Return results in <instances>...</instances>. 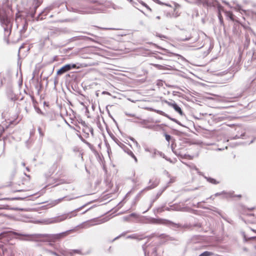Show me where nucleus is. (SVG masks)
Wrapping results in <instances>:
<instances>
[{
  "label": "nucleus",
  "mask_w": 256,
  "mask_h": 256,
  "mask_svg": "<svg viewBox=\"0 0 256 256\" xmlns=\"http://www.w3.org/2000/svg\"><path fill=\"white\" fill-rule=\"evenodd\" d=\"M182 41H190L192 43L198 42L200 40V32L198 30H185L180 34Z\"/></svg>",
  "instance_id": "nucleus-1"
},
{
  "label": "nucleus",
  "mask_w": 256,
  "mask_h": 256,
  "mask_svg": "<svg viewBox=\"0 0 256 256\" xmlns=\"http://www.w3.org/2000/svg\"><path fill=\"white\" fill-rule=\"evenodd\" d=\"M0 21L4 28V34L9 36L11 33L12 26V20L6 14H0Z\"/></svg>",
  "instance_id": "nucleus-2"
},
{
  "label": "nucleus",
  "mask_w": 256,
  "mask_h": 256,
  "mask_svg": "<svg viewBox=\"0 0 256 256\" xmlns=\"http://www.w3.org/2000/svg\"><path fill=\"white\" fill-rule=\"evenodd\" d=\"M56 176V186L69 183L68 180L65 178L64 172L62 170H59Z\"/></svg>",
  "instance_id": "nucleus-3"
},
{
  "label": "nucleus",
  "mask_w": 256,
  "mask_h": 256,
  "mask_svg": "<svg viewBox=\"0 0 256 256\" xmlns=\"http://www.w3.org/2000/svg\"><path fill=\"white\" fill-rule=\"evenodd\" d=\"M71 231L72 230H67L60 234L51 235L49 236V242H54L59 241L68 236L70 233Z\"/></svg>",
  "instance_id": "nucleus-4"
},
{
  "label": "nucleus",
  "mask_w": 256,
  "mask_h": 256,
  "mask_svg": "<svg viewBox=\"0 0 256 256\" xmlns=\"http://www.w3.org/2000/svg\"><path fill=\"white\" fill-rule=\"evenodd\" d=\"M79 67H77L76 64H66L64 66H62L60 69H59L57 72L56 74L58 76H60L64 73L70 71V70L72 68H78Z\"/></svg>",
  "instance_id": "nucleus-5"
},
{
  "label": "nucleus",
  "mask_w": 256,
  "mask_h": 256,
  "mask_svg": "<svg viewBox=\"0 0 256 256\" xmlns=\"http://www.w3.org/2000/svg\"><path fill=\"white\" fill-rule=\"evenodd\" d=\"M2 115L4 118L5 119V120L8 123H9L10 124H13L18 118V114H14L12 116H10V114L8 112H3Z\"/></svg>",
  "instance_id": "nucleus-6"
},
{
  "label": "nucleus",
  "mask_w": 256,
  "mask_h": 256,
  "mask_svg": "<svg viewBox=\"0 0 256 256\" xmlns=\"http://www.w3.org/2000/svg\"><path fill=\"white\" fill-rule=\"evenodd\" d=\"M3 255L4 256H14L16 250L14 248L11 246H8L3 250Z\"/></svg>",
  "instance_id": "nucleus-7"
},
{
  "label": "nucleus",
  "mask_w": 256,
  "mask_h": 256,
  "mask_svg": "<svg viewBox=\"0 0 256 256\" xmlns=\"http://www.w3.org/2000/svg\"><path fill=\"white\" fill-rule=\"evenodd\" d=\"M12 234H16V232H4L0 234V240L3 238H6L7 240H8V238H10Z\"/></svg>",
  "instance_id": "nucleus-8"
},
{
  "label": "nucleus",
  "mask_w": 256,
  "mask_h": 256,
  "mask_svg": "<svg viewBox=\"0 0 256 256\" xmlns=\"http://www.w3.org/2000/svg\"><path fill=\"white\" fill-rule=\"evenodd\" d=\"M167 104L169 106L173 108L174 109V110L178 113H179L180 115L182 114V111L181 110L180 108L174 102H167Z\"/></svg>",
  "instance_id": "nucleus-9"
},
{
  "label": "nucleus",
  "mask_w": 256,
  "mask_h": 256,
  "mask_svg": "<svg viewBox=\"0 0 256 256\" xmlns=\"http://www.w3.org/2000/svg\"><path fill=\"white\" fill-rule=\"evenodd\" d=\"M75 254H82V252L80 250H71L66 252V254H64V256H72Z\"/></svg>",
  "instance_id": "nucleus-10"
},
{
  "label": "nucleus",
  "mask_w": 256,
  "mask_h": 256,
  "mask_svg": "<svg viewBox=\"0 0 256 256\" xmlns=\"http://www.w3.org/2000/svg\"><path fill=\"white\" fill-rule=\"evenodd\" d=\"M158 181L155 179V180H152L150 181V185L148 186V189H152L156 186H157L158 184Z\"/></svg>",
  "instance_id": "nucleus-11"
},
{
  "label": "nucleus",
  "mask_w": 256,
  "mask_h": 256,
  "mask_svg": "<svg viewBox=\"0 0 256 256\" xmlns=\"http://www.w3.org/2000/svg\"><path fill=\"white\" fill-rule=\"evenodd\" d=\"M126 152L129 156H130L132 158H133L136 162H137V161H138L137 158L132 150H127Z\"/></svg>",
  "instance_id": "nucleus-12"
},
{
  "label": "nucleus",
  "mask_w": 256,
  "mask_h": 256,
  "mask_svg": "<svg viewBox=\"0 0 256 256\" xmlns=\"http://www.w3.org/2000/svg\"><path fill=\"white\" fill-rule=\"evenodd\" d=\"M213 254H214L212 252L206 251L201 254L199 256H210Z\"/></svg>",
  "instance_id": "nucleus-13"
},
{
  "label": "nucleus",
  "mask_w": 256,
  "mask_h": 256,
  "mask_svg": "<svg viewBox=\"0 0 256 256\" xmlns=\"http://www.w3.org/2000/svg\"><path fill=\"white\" fill-rule=\"evenodd\" d=\"M208 181L210 182L212 184H218L220 183V182L218 181L217 180H216L214 178H208Z\"/></svg>",
  "instance_id": "nucleus-14"
},
{
  "label": "nucleus",
  "mask_w": 256,
  "mask_h": 256,
  "mask_svg": "<svg viewBox=\"0 0 256 256\" xmlns=\"http://www.w3.org/2000/svg\"><path fill=\"white\" fill-rule=\"evenodd\" d=\"M226 16H228L231 20H234V14H232V13L230 12H226Z\"/></svg>",
  "instance_id": "nucleus-15"
},
{
  "label": "nucleus",
  "mask_w": 256,
  "mask_h": 256,
  "mask_svg": "<svg viewBox=\"0 0 256 256\" xmlns=\"http://www.w3.org/2000/svg\"><path fill=\"white\" fill-rule=\"evenodd\" d=\"M38 132L40 134V135L41 136H44V132L42 131V128H38Z\"/></svg>",
  "instance_id": "nucleus-16"
},
{
  "label": "nucleus",
  "mask_w": 256,
  "mask_h": 256,
  "mask_svg": "<svg viewBox=\"0 0 256 256\" xmlns=\"http://www.w3.org/2000/svg\"><path fill=\"white\" fill-rule=\"evenodd\" d=\"M164 136L166 140L169 142L171 139V136L168 134H165Z\"/></svg>",
  "instance_id": "nucleus-17"
},
{
  "label": "nucleus",
  "mask_w": 256,
  "mask_h": 256,
  "mask_svg": "<svg viewBox=\"0 0 256 256\" xmlns=\"http://www.w3.org/2000/svg\"><path fill=\"white\" fill-rule=\"evenodd\" d=\"M58 164H54V165L52 166V170H53V172H54L55 170H57V168H58Z\"/></svg>",
  "instance_id": "nucleus-18"
},
{
  "label": "nucleus",
  "mask_w": 256,
  "mask_h": 256,
  "mask_svg": "<svg viewBox=\"0 0 256 256\" xmlns=\"http://www.w3.org/2000/svg\"><path fill=\"white\" fill-rule=\"evenodd\" d=\"M25 190L24 189H16V190H14L13 191V192H23V191H24Z\"/></svg>",
  "instance_id": "nucleus-19"
},
{
  "label": "nucleus",
  "mask_w": 256,
  "mask_h": 256,
  "mask_svg": "<svg viewBox=\"0 0 256 256\" xmlns=\"http://www.w3.org/2000/svg\"><path fill=\"white\" fill-rule=\"evenodd\" d=\"M6 138L7 137H4V149L5 148V147H6Z\"/></svg>",
  "instance_id": "nucleus-20"
},
{
  "label": "nucleus",
  "mask_w": 256,
  "mask_h": 256,
  "mask_svg": "<svg viewBox=\"0 0 256 256\" xmlns=\"http://www.w3.org/2000/svg\"><path fill=\"white\" fill-rule=\"evenodd\" d=\"M142 4L143 6H144L145 7H146L148 9L150 10H151V9L144 3L142 2Z\"/></svg>",
  "instance_id": "nucleus-21"
},
{
  "label": "nucleus",
  "mask_w": 256,
  "mask_h": 256,
  "mask_svg": "<svg viewBox=\"0 0 256 256\" xmlns=\"http://www.w3.org/2000/svg\"><path fill=\"white\" fill-rule=\"evenodd\" d=\"M234 196L237 197V198H240L242 197V196L241 194H238V195H235Z\"/></svg>",
  "instance_id": "nucleus-22"
},
{
  "label": "nucleus",
  "mask_w": 256,
  "mask_h": 256,
  "mask_svg": "<svg viewBox=\"0 0 256 256\" xmlns=\"http://www.w3.org/2000/svg\"><path fill=\"white\" fill-rule=\"evenodd\" d=\"M68 250H63L62 252H61V253L64 256V254H66V252Z\"/></svg>",
  "instance_id": "nucleus-23"
},
{
  "label": "nucleus",
  "mask_w": 256,
  "mask_h": 256,
  "mask_svg": "<svg viewBox=\"0 0 256 256\" xmlns=\"http://www.w3.org/2000/svg\"><path fill=\"white\" fill-rule=\"evenodd\" d=\"M251 13L252 15H254L256 17V13H254L253 12H249L248 14Z\"/></svg>",
  "instance_id": "nucleus-24"
},
{
  "label": "nucleus",
  "mask_w": 256,
  "mask_h": 256,
  "mask_svg": "<svg viewBox=\"0 0 256 256\" xmlns=\"http://www.w3.org/2000/svg\"><path fill=\"white\" fill-rule=\"evenodd\" d=\"M157 68H160V66H159V65H158V64H156L154 65Z\"/></svg>",
  "instance_id": "nucleus-25"
},
{
  "label": "nucleus",
  "mask_w": 256,
  "mask_h": 256,
  "mask_svg": "<svg viewBox=\"0 0 256 256\" xmlns=\"http://www.w3.org/2000/svg\"><path fill=\"white\" fill-rule=\"evenodd\" d=\"M160 221V220H156V223H158V224L160 223V222H159Z\"/></svg>",
  "instance_id": "nucleus-26"
},
{
  "label": "nucleus",
  "mask_w": 256,
  "mask_h": 256,
  "mask_svg": "<svg viewBox=\"0 0 256 256\" xmlns=\"http://www.w3.org/2000/svg\"><path fill=\"white\" fill-rule=\"evenodd\" d=\"M156 18H157L158 19V20H160V16H157V17H156Z\"/></svg>",
  "instance_id": "nucleus-27"
},
{
  "label": "nucleus",
  "mask_w": 256,
  "mask_h": 256,
  "mask_svg": "<svg viewBox=\"0 0 256 256\" xmlns=\"http://www.w3.org/2000/svg\"><path fill=\"white\" fill-rule=\"evenodd\" d=\"M174 181H175V178H174L172 179V182H174Z\"/></svg>",
  "instance_id": "nucleus-28"
},
{
  "label": "nucleus",
  "mask_w": 256,
  "mask_h": 256,
  "mask_svg": "<svg viewBox=\"0 0 256 256\" xmlns=\"http://www.w3.org/2000/svg\"><path fill=\"white\" fill-rule=\"evenodd\" d=\"M1 84H2V80H1Z\"/></svg>",
  "instance_id": "nucleus-29"
}]
</instances>
